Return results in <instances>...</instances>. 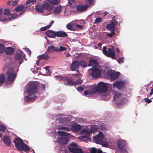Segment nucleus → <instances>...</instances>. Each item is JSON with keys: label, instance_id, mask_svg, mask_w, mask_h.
<instances>
[{"label": "nucleus", "instance_id": "8fccbe9b", "mask_svg": "<svg viewBox=\"0 0 153 153\" xmlns=\"http://www.w3.org/2000/svg\"><path fill=\"white\" fill-rule=\"evenodd\" d=\"M6 129V127L2 125H0V130L4 132Z\"/></svg>", "mask_w": 153, "mask_h": 153}, {"label": "nucleus", "instance_id": "1a4fd4ad", "mask_svg": "<svg viewBox=\"0 0 153 153\" xmlns=\"http://www.w3.org/2000/svg\"><path fill=\"white\" fill-rule=\"evenodd\" d=\"M89 70L92 71L91 73V75L93 78H97L101 75V71L98 68L93 67L90 69Z\"/></svg>", "mask_w": 153, "mask_h": 153}, {"label": "nucleus", "instance_id": "f03ea898", "mask_svg": "<svg viewBox=\"0 0 153 153\" xmlns=\"http://www.w3.org/2000/svg\"><path fill=\"white\" fill-rule=\"evenodd\" d=\"M15 147L19 150L25 151H29L30 148L26 144L24 143L23 140L20 137H18L15 138L13 141Z\"/></svg>", "mask_w": 153, "mask_h": 153}, {"label": "nucleus", "instance_id": "72a5a7b5", "mask_svg": "<svg viewBox=\"0 0 153 153\" xmlns=\"http://www.w3.org/2000/svg\"><path fill=\"white\" fill-rule=\"evenodd\" d=\"M72 129L75 131H79L81 128V127L79 124H76L72 126Z\"/></svg>", "mask_w": 153, "mask_h": 153}, {"label": "nucleus", "instance_id": "2f4dec72", "mask_svg": "<svg viewBox=\"0 0 153 153\" xmlns=\"http://www.w3.org/2000/svg\"><path fill=\"white\" fill-rule=\"evenodd\" d=\"M62 10V7L60 6H57L54 8V13L55 14L60 13Z\"/></svg>", "mask_w": 153, "mask_h": 153}, {"label": "nucleus", "instance_id": "0eeeda50", "mask_svg": "<svg viewBox=\"0 0 153 153\" xmlns=\"http://www.w3.org/2000/svg\"><path fill=\"white\" fill-rule=\"evenodd\" d=\"M122 93H116L114 94V96L113 97V100H120L121 102H117L116 103L117 106L119 107L120 106L123 105L124 103L123 102L124 97L122 96Z\"/></svg>", "mask_w": 153, "mask_h": 153}, {"label": "nucleus", "instance_id": "e433bc0d", "mask_svg": "<svg viewBox=\"0 0 153 153\" xmlns=\"http://www.w3.org/2000/svg\"><path fill=\"white\" fill-rule=\"evenodd\" d=\"M66 28L69 30H75V29L74 26L72 25L71 23H69L67 24L66 26Z\"/></svg>", "mask_w": 153, "mask_h": 153}, {"label": "nucleus", "instance_id": "dca6fc26", "mask_svg": "<svg viewBox=\"0 0 153 153\" xmlns=\"http://www.w3.org/2000/svg\"><path fill=\"white\" fill-rule=\"evenodd\" d=\"M27 7L25 6L20 4L18 5L15 9V10L16 12L22 11V12L20 13V14H22L26 10Z\"/></svg>", "mask_w": 153, "mask_h": 153}, {"label": "nucleus", "instance_id": "5701e85b", "mask_svg": "<svg viewBox=\"0 0 153 153\" xmlns=\"http://www.w3.org/2000/svg\"><path fill=\"white\" fill-rule=\"evenodd\" d=\"M56 36L58 37H64L68 36L67 34L65 32L62 31H58L56 32Z\"/></svg>", "mask_w": 153, "mask_h": 153}, {"label": "nucleus", "instance_id": "0e129e2a", "mask_svg": "<svg viewBox=\"0 0 153 153\" xmlns=\"http://www.w3.org/2000/svg\"><path fill=\"white\" fill-rule=\"evenodd\" d=\"M40 30H41L43 31H45L46 30L45 27H41L40 28Z\"/></svg>", "mask_w": 153, "mask_h": 153}, {"label": "nucleus", "instance_id": "f257e3e1", "mask_svg": "<svg viewBox=\"0 0 153 153\" xmlns=\"http://www.w3.org/2000/svg\"><path fill=\"white\" fill-rule=\"evenodd\" d=\"M27 93L30 96H33L38 92L39 83L37 81H32L27 84Z\"/></svg>", "mask_w": 153, "mask_h": 153}, {"label": "nucleus", "instance_id": "f8f14e48", "mask_svg": "<svg viewBox=\"0 0 153 153\" xmlns=\"http://www.w3.org/2000/svg\"><path fill=\"white\" fill-rule=\"evenodd\" d=\"M23 55L25 57V55L24 53L22 51H20L19 53H17L15 55L14 57L16 60L21 61L19 62L20 65L22 62V60H23Z\"/></svg>", "mask_w": 153, "mask_h": 153}, {"label": "nucleus", "instance_id": "393cba45", "mask_svg": "<svg viewBox=\"0 0 153 153\" xmlns=\"http://www.w3.org/2000/svg\"><path fill=\"white\" fill-rule=\"evenodd\" d=\"M3 141L4 143L6 144L7 146H10L11 145V143L9 137L4 136L3 137Z\"/></svg>", "mask_w": 153, "mask_h": 153}, {"label": "nucleus", "instance_id": "c85d7f7f", "mask_svg": "<svg viewBox=\"0 0 153 153\" xmlns=\"http://www.w3.org/2000/svg\"><path fill=\"white\" fill-rule=\"evenodd\" d=\"M57 52V48L55 47L53 45L48 46L47 48L46 53L50 52L52 51Z\"/></svg>", "mask_w": 153, "mask_h": 153}, {"label": "nucleus", "instance_id": "5fc2aeb1", "mask_svg": "<svg viewBox=\"0 0 153 153\" xmlns=\"http://www.w3.org/2000/svg\"><path fill=\"white\" fill-rule=\"evenodd\" d=\"M144 101L146 102L149 103H151L152 101L151 99H149L147 98H146L144 99Z\"/></svg>", "mask_w": 153, "mask_h": 153}, {"label": "nucleus", "instance_id": "052dcab7", "mask_svg": "<svg viewBox=\"0 0 153 153\" xmlns=\"http://www.w3.org/2000/svg\"><path fill=\"white\" fill-rule=\"evenodd\" d=\"M100 127L101 128V129L102 130H105L106 129V127L104 125H102L100 126Z\"/></svg>", "mask_w": 153, "mask_h": 153}, {"label": "nucleus", "instance_id": "423d86ee", "mask_svg": "<svg viewBox=\"0 0 153 153\" xmlns=\"http://www.w3.org/2000/svg\"><path fill=\"white\" fill-rule=\"evenodd\" d=\"M13 70L12 68H9L7 72V74L8 77L7 79V82H13L14 81V79L16 77V74L13 73Z\"/></svg>", "mask_w": 153, "mask_h": 153}, {"label": "nucleus", "instance_id": "c756f323", "mask_svg": "<svg viewBox=\"0 0 153 153\" xmlns=\"http://www.w3.org/2000/svg\"><path fill=\"white\" fill-rule=\"evenodd\" d=\"M37 98V96H35L33 97L26 96L25 98V100L27 102H32L34 101Z\"/></svg>", "mask_w": 153, "mask_h": 153}, {"label": "nucleus", "instance_id": "4468645a", "mask_svg": "<svg viewBox=\"0 0 153 153\" xmlns=\"http://www.w3.org/2000/svg\"><path fill=\"white\" fill-rule=\"evenodd\" d=\"M79 61L75 60L71 64L70 67L72 71H74L76 69L79 68Z\"/></svg>", "mask_w": 153, "mask_h": 153}, {"label": "nucleus", "instance_id": "a19ab883", "mask_svg": "<svg viewBox=\"0 0 153 153\" xmlns=\"http://www.w3.org/2000/svg\"><path fill=\"white\" fill-rule=\"evenodd\" d=\"M36 0H28L26 2L27 4L30 5L33 4L34 3L36 2Z\"/></svg>", "mask_w": 153, "mask_h": 153}, {"label": "nucleus", "instance_id": "79ce46f5", "mask_svg": "<svg viewBox=\"0 0 153 153\" xmlns=\"http://www.w3.org/2000/svg\"><path fill=\"white\" fill-rule=\"evenodd\" d=\"M115 35V31L114 30L111 31V33H107L106 35L110 38H111L113 36Z\"/></svg>", "mask_w": 153, "mask_h": 153}, {"label": "nucleus", "instance_id": "39448f33", "mask_svg": "<svg viewBox=\"0 0 153 153\" xmlns=\"http://www.w3.org/2000/svg\"><path fill=\"white\" fill-rule=\"evenodd\" d=\"M68 148L70 151L72 153H84L80 146L75 143H71Z\"/></svg>", "mask_w": 153, "mask_h": 153}, {"label": "nucleus", "instance_id": "bb28decb", "mask_svg": "<svg viewBox=\"0 0 153 153\" xmlns=\"http://www.w3.org/2000/svg\"><path fill=\"white\" fill-rule=\"evenodd\" d=\"M44 9L48 11H51L52 9V6L48 2H44Z\"/></svg>", "mask_w": 153, "mask_h": 153}, {"label": "nucleus", "instance_id": "7ed1b4c3", "mask_svg": "<svg viewBox=\"0 0 153 153\" xmlns=\"http://www.w3.org/2000/svg\"><path fill=\"white\" fill-rule=\"evenodd\" d=\"M102 52L103 54L108 57H110L113 59H115V51L114 47L111 46V48L108 49V51L106 50L105 46L103 47Z\"/></svg>", "mask_w": 153, "mask_h": 153}, {"label": "nucleus", "instance_id": "4d7b16f0", "mask_svg": "<svg viewBox=\"0 0 153 153\" xmlns=\"http://www.w3.org/2000/svg\"><path fill=\"white\" fill-rule=\"evenodd\" d=\"M18 4V1H16V0L15 1H13L11 2V4L12 6H14L15 5Z\"/></svg>", "mask_w": 153, "mask_h": 153}, {"label": "nucleus", "instance_id": "9d476101", "mask_svg": "<svg viewBox=\"0 0 153 153\" xmlns=\"http://www.w3.org/2000/svg\"><path fill=\"white\" fill-rule=\"evenodd\" d=\"M104 138L103 134L100 132L94 137L95 142L97 144H101Z\"/></svg>", "mask_w": 153, "mask_h": 153}, {"label": "nucleus", "instance_id": "4c0bfd02", "mask_svg": "<svg viewBox=\"0 0 153 153\" xmlns=\"http://www.w3.org/2000/svg\"><path fill=\"white\" fill-rule=\"evenodd\" d=\"M5 79V78L4 75L2 74H0V83H3Z\"/></svg>", "mask_w": 153, "mask_h": 153}, {"label": "nucleus", "instance_id": "774afa93", "mask_svg": "<svg viewBox=\"0 0 153 153\" xmlns=\"http://www.w3.org/2000/svg\"><path fill=\"white\" fill-rule=\"evenodd\" d=\"M64 128V130H65L67 131H70V129L69 128H68V127H65V128Z\"/></svg>", "mask_w": 153, "mask_h": 153}, {"label": "nucleus", "instance_id": "6e6552de", "mask_svg": "<svg viewBox=\"0 0 153 153\" xmlns=\"http://www.w3.org/2000/svg\"><path fill=\"white\" fill-rule=\"evenodd\" d=\"M127 83L125 81L117 80L113 83V86L118 89L123 90L125 88Z\"/></svg>", "mask_w": 153, "mask_h": 153}, {"label": "nucleus", "instance_id": "ea45409f", "mask_svg": "<svg viewBox=\"0 0 153 153\" xmlns=\"http://www.w3.org/2000/svg\"><path fill=\"white\" fill-rule=\"evenodd\" d=\"M55 77L56 78L57 80H58L59 81L62 80L64 82V79L65 78V76L64 77L62 76L57 75L55 76Z\"/></svg>", "mask_w": 153, "mask_h": 153}, {"label": "nucleus", "instance_id": "f3484780", "mask_svg": "<svg viewBox=\"0 0 153 153\" xmlns=\"http://www.w3.org/2000/svg\"><path fill=\"white\" fill-rule=\"evenodd\" d=\"M126 145V143L124 140H121L117 142V146L120 150L123 149L125 147Z\"/></svg>", "mask_w": 153, "mask_h": 153}, {"label": "nucleus", "instance_id": "f704fd0d", "mask_svg": "<svg viewBox=\"0 0 153 153\" xmlns=\"http://www.w3.org/2000/svg\"><path fill=\"white\" fill-rule=\"evenodd\" d=\"M98 129L97 126L96 125H94L90 128L89 131L91 133H93L96 131Z\"/></svg>", "mask_w": 153, "mask_h": 153}, {"label": "nucleus", "instance_id": "ddd939ff", "mask_svg": "<svg viewBox=\"0 0 153 153\" xmlns=\"http://www.w3.org/2000/svg\"><path fill=\"white\" fill-rule=\"evenodd\" d=\"M44 3H39L37 4L35 6L36 11L38 13H42L44 10Z\"/></svg>", "mask_w": 153, "mask_h": 153}, {"label": "nucleus", "instance_id": "473e14b6", "mask_svg": "<svg viewBox=\"0 0 153 153\" xmlns=\"http://www.w3.org/2000/svg\"><path fill=\"white\" fill-rule=\"evenodd\" d=\"M58 133L59 136H61L69 137L71 135L70 134L63 131H59Z\"/></svg>", "mask_w": 153, "mask_h": 153}, {"label": "nucleus", "instance_id": "20e7f679", "mask_svg": "<svg viewBox=\"0 0 153 153\" xmlns=\"http://www.w3.org/2000/svg\"><path fill=\"white\" fill-rule=\"evenodd\" d=\"M108 87L106 84L103 82H100L95 88V90L93 91L94 94L97 92L104 93L108 90Z\"/></svg>", "mask_w": 153, "mask_h": 153}, {"label": "nucleus", "instance_id": "7c9ffc66", "mask_svg": "<svg viewBox=\"0 0 153 153\" xmlns=\"http://www.w3.org/2000/svg\"><path fill=\"white\" fill-rule=\"evenodd\" d=\"M37 98V96H35L33 97L26 96L25 98V100L27 102H32L34 101Z\"/></svg>", "mask_w": 153, "mask_h": 153}, {"label": "nucleus", "instance_id": "6e6d98bb", "mask_svg": "<svg viewBox=\"0 0 153 153\" xmlns=\"http://www.w3.org/2000/svg\"><path fill=\"white\" fill-rule=\"evenodd\" d=\"M25 51L29 56H30L31 55V51L29 48H25Z\"/></svg>", "mask_w": 153, "mask_h": 153}, {"label": "nucleus", "instance_id": "9b49d317", "mask_svg": "<svg viewBox=\"0 0 153 153\" xmlns=\"http://www.w3.org/2000/svg\"><path fill=\"white\" fill-rule=\"evenodd\" d=\"M117 23V22L115 20H112L110 24H108L107 26V28L109 30L111 31L114 30L115 31L116 27V24Z\"/></svg>", "mask_w": 153, "mask_h": 153}, {"label": "nucleus", "instance_id": "37998d69", "mask_svg": "<svg viewBox=\"0 0 153 153\" xmlns=\"http://www.w3.org/2000/svg\"><path fill=\"white\" fill-rule=\"evenodd\" d=\"M10 11L9 9H5L4 10V15L7 16H9L10 14Z\"/></svg>", "mask_w": 153, "mask_h": 153}, {"label": "nucleus", "instance_id": "aec40b11", "mask_svg": "<svg viewBox=\"0 0 153 153\" xmlns=\"http://www.w3.org/2000/svg\"><path fill=\"white\" fill-rule=\"evenodd\" d=\"M59 143L62 145L66 144L68 141V138L67 137H60L58 140Z\"/></svg>", "mask_w": 153, "mask_h": 153}, {"label": "nucleus", "instance_id": "a18cd8bd", "mask_svg": "<svg viewBox=\"0 0 153 153\" xmlns=\"http://www.w3.org/2000/svg\"><path fill=\"white\" fill-rule=\"evenodd\" d=\"M122 153H128L127 147L126 146L123 149H120Z\"/></svg>", "mask_w": 153, "mask_h": 153}, {"label": "nucleus", "instance_id": "a211bd4d", "mask_svg": "<svg viewBox=\"0 0 153 153\" xmlns=\"http://www.w3.org/2000/svg\"><path fill=\"white\" fill-rule=\"evenodd\" d=\"M65 84L68 85L73 86L74 85V81H72L71 79H68L67 77H65L64 79Z\"/></svg>", "mask_w": 153, "mask_h": 153}, {"label": "nucleus", "instance_id": "680f3d73", "mask_svg": "<svg viewBox=\"0 0 153 153\" xmlns=\"http://www.w3.org/2000/svg\"><path fill=\"white\" fill-rule=\"evenodd\" d=\"M5 18L4 17L1 16V15L0 16V21H3L4 20Z\"/></svg>", "mask_w": 153, "mask_h": 153}, {"label": "nucleus", "instance_id": "69168bd1", "mask_svg": "<svg viewBox=\"0 0 153 153\" xmlns=\"http://www.w3.org/2000/svg\"><path fill=\"white\" fill-rule=\"evenodd\" d=\"M49 66H46L45 67V69L48 72H49Z\"/></svg>", "mask_w": 153, "mask_h": 153}, {"label": "nucleus", "instance_id": "4be33fe9", "mask_svg": "<svg viewBox=\"0 0 153 153\" xmlns=\"http://www.w3.org/2000/svg\"><path fill=\"white\" fill-rule=\"evenodd\" d=\"M77 10L79 12H83L87 8V5L79 4L76 6V7Z\"/></svg>", "mask_w": 153, "mask_h": 153}, {"label": "nucleus", "instance_id": "bf43d9fd", "mask_svg": "<svg viewBox=\"0 0 153 153\" xmlns=\"http://www.w3.org/2000/svg\"><path fill=\"white\" fill-rule=\"evenodd\" d=\"M74 26L80 29H82L83 28V26L82 25L78 24H76Z\"/></svg>", "mask_w": 153, "mask_h": 153}, {"label": "nucleus", "instance_id": "cd10ccee", "mask_svg": "<svg viewBox=\"0 0 153 153\" xmlns=\"http://www.w3.org/2000/svg\"><path fill=\"white\" fill-rule=\"evenodd\" d=\"M120 73L119 72L113 73L110 74V76L112 80H115L119 76Z\"/></svg>", "mask_w": 153, "mask_h": 153}, {"label": "nucleus", "instance_id": "13d9d810", "mask_svg": "<svg viewBox=\"0 0 153 153\" xmlns=\"http://www.w3.org/2000/svg\"><path fill=\"white\" fill-rule=\"evenodd\" d=\"M77 90L79 91H82L84 90V89L81 86H79L76 88Z\"/></svg>", "mask_w": 153, "mask_h": 153}, {"label": "nucleus", "instance_id": "2eb2a0df", "mask_svg": "<svg viewBox=\"0 0 153 153\" xmlns=\"http://www.w3.org/2000/svg\"><path fill=\"white\" fill-rule=\"evenodd\" d=\"M82 134H84L85 135L82 136V139L84 140L86 139V140L89 139V137L90 135L89 131L86 129H83L81 131Z\"/></svg>", "mask_w": 153, "mask_h": 153}, {"label": "nucleus", "instance_id": "603ef678", "mask_svg": "<svg viewBox=\"0 0 153 153\" xmlns=\"http://www.w3.org/2000/svg\"><path fill=\"white\" fill-rule=\"evenodd\" d=\"M124 58L123 57L119 58L117 61L119 63H123L124 62Z\"/></svg>", "mask_w": 153, "mask_h": 153}, {"label": "nucleus", "instance_id": "e2e57ef3", "mask_svg": "<svg viewBox=\"0 0 153 153\" xmlns=\"http://www.w3.org/2000/svg\"><path fill=\"white\" fill-rule=\"evenodd\" d=\"M74 2V0H69L68 3L71 5Z\"/></svg>", "mask_w": 153, "mask_h": 153}, {"label": "nucleus", "instance_id": "b1692460", "mask_svg": "<svg viewBox=\"0 0 153 153\" xmlns=\"http://www.w3.org/2000/svg\"><path fill=\"white\" fill-rule=\"evenodd\" d=\"M98 63L96 60L91 59L89 61V63L88 66L97 67L98 66Z\"/></svg>", "mask_w": 153, "mask_h": 153}, {"label": "nucleus", "instance_id": "a878e982", "mask_svg": "<svg viewBox=\"0 0 153 153\" xmlns=\"http://www.w3.org/2000/svg\"><path fill=\"white\" fill-rule=\"evenodd\" d=\"M45 53L39 55L37 57L40 59L48 60L49 59L50 56L47 54Z\"/></svg>", "mask_w": 153, "mask_h": 153}, {"label": "nucleus", "instance_id": "864d4df0", "mask_svg": "<svg viewBox=\"0 0 153 153\" xmlns=\"http://www.w3.org/2000/svg\"><path fill=\"white\" fill-rule=\"evenodd\" d=\"M82 82V81L80 79L77 80L76 82L74 81V85H79Z\"/></svg>", "mask_w": 153, "mask_h": 153}, {"label": "nucleus", "instance_id": "338daca9", "mask_svg": "<svg viewBox=\"0 0 153 153\" xmlns=\"http://www.w3.org/2000/svg\"><path fill=\"white\" fill-rule=\"evenodd\" d=\"M97 153H102V152L101 149H97Z\"/></svg>", "mask_w": 153, "mask_h": 153}, {"label": "nucleus", "instance_id": "49530a36", "mask_svg": "<svg viewBox=\"0 0 153 153\" xmlns=\"http://www.w3.org/2000/svg\"><path fill=\"white\" fill-rule=\"evenodd\" d=\"M5 47V46L4 45L0 44V53H1L4 52Z\"/></svg>", "mask_w": 153, "mask_h": 153}, {"label": "nucleus", "instance_id": "6ab92c4d", "mask_svg": "<svg viewBox=\"0 0 153 153\" xmlns=\"http://www.w3.org/2000/svg\"><path fill=\"white\" fill-rule=\"evenodd\" d=\"M5 53L8 55L13 54L14 51V48L11 47H7L4 49Z\"/></svg>", "mask_w": 153, "mask_h": 153}, {"label": "nucleus", "instance_id": "58836bf2", "mask_svg": "<svg viewBox=\"0 0 153 153\" xmlns=\"http://www.w3.org/2000/svg\"><path fill=\"white\" fill-rule=\"evenodd\" d=\"M48 1L53 4H57L59 1V0H48Z\"/></svg>", "mask_w": 153, "mask_h": 153}, {"label": "nucleus", "instance_id": "c9c22d12", "mask_svg": "<svg viewBox=\"0 0 153 153\" xmlns=\"http://www.w3.org/2000/svg\"><path fill=\"white\" fill-rule=\"evenodd\" d=\"M79 64H80V65L83 67L84 68L88 66L87 63L83 60H81L79 62Z\"/></svg>", "mask_w": 153, "mask_h": 153}, {"label": "nucleus", "instance_id": "09e8293b", "mask_svg": "<svg viewBox=\"0 0 153 153\" xmlns=\"http://www.w3.org/2000/svg\"><path fill=\"white\" fill-rule=\"evenodd\" d=\"M102 18L99 17L97 18L95 20V23H99L101 22L102 20Z\"/></svg>", "mask_w": 153, "mask_h": 153}, {"label": "nucleus", "instance_id": "3c124183", "mask_svg": "<svg viewBox=\"0 0 153 153\" xmlns=\"http://www.w3.org/2000/svg\"><path fill=\"white\" fill-rule=\"evenodd\" d=\"M97 149L94 148H92L90 151L91 153H97Z\"/></svg>", "mask_w": 153, "mask_h": 153}, {"label": "nucleus", "instance_id": "412c9836", "mask_svg": "<svg viewBox=\"0 0 153 153\" xmlns=\"http://www.w3.org/2000/svg\"><path fill=\"white\" fill-rule=\"evenodd\" d=\"M46 36L50 38H55L56 37V32L51 30H49L45 33Z\"/></svg>", "mask_w": 153, "mask_h": 153}, {"label": "nucleus", "instance_id": "c03bdc74", "mask_svg": "<svg viewBox=\"0 0 153 153\" xmlns=\"http://www.w3.org/2000/svg\"><path fill=\"white\" fill-rule=\"evenodd\" d=\"M67 50V49L66 48L60 46L59 48H57V52L60 51H65Z\"/></svg>", "mask_w": 153, "mask_h": 153}, {"label": "nucleus", "instance_id": "de8ad7c7", "mask_svg": "<svg viewBox=\"0 0 153 153\" xmlns=\"http://www.w3.org/2000/svg\"><path fill=\"white\" fill-rule=\"evenodd\" d=\"M60 123H64L67 121V119L65 117L60 118L58 119Z\"/></svg>", "mask_w": 153, "mask_h": 153}]
</instances>
